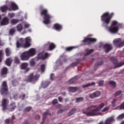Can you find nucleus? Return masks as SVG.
<instances>
[{
    "instance_id": "obj_1",
    "label": "nucleus",
    "mask_w": 124,
    "mask_h": 124,
    "mask_svg": "<svg viewBox=\"0 0 124 124\" xmlns=\"http://www.w3.org/2000/svg\"><path fill=\"white\" fill-rule=\"evenodd\" d=\"M113 16H114V13L110 14L108 12H107L103 14L101 16V20L104 27L110 24V22H111V19Z\"/></svg>"
},
{
    "instance_id": "obj_2",
    "label": "nucleus",
    "mask_w": 124,
    "mask_h": 124,
    "mask_svg": "<svg viewBox=\"0 0 124 124\" xmlns=\"http://www.w3.org/2000/svg\"><path fill=\"white\" fill-rule=\"evenodd\" d=\"M25 43L24 44V39L20 38L16 42V47L20 48V47H23V48H29L31 47V39L30 37H27L25 39Z\"/></svg>"
},
{
    "instance_id": "obj_3",
    "label": "nucleus",
    "mask_w": 124,
    "mask_h": 124,
    "mask_svg": "<svg viewBox=\"0 0 124 124\" xmlns=\"http://www.w3.org/2000/svg\"><path fill=\"white\" fill-rule=\"evenodd\" d=\"M105 106V104L104 103H102L100 104L98 107L96 108V109H93L92 111L88 112L86 115L87 116H102L103 113L100 112V110Z\"/></svg>"
},
{
    "instance_id": "obj_4",
    "label": "nucleus",
    "mask_w": 124,
    "mask_h": 124,
    "mask_svg": "<svg viewBox=\"0 0 124 124\" xmlns=\"http://www.w3.org/2000/svg\"><path fill=\"white\" fill-rule=\"evenodd\" d=\"M41 15L44 16L43 23L45 25H49L51 23V19L53 18V16L48 14V10L44 9L41 12Z\"/></svg>"
},
{
    "instance_id": "obj_5",
    "label": "nucleus",
    "mask_w": 124,
    "mask_h": 124,
    "mask_svg": "<svg viewBox=\"0 0 124 124\" xmlns=\"http://www.w3.org/2000/svg\"><path fill=\"white\" fill-rule=\"evenodd\" d=\"M12 8H8L7 6H3L1 7H0V11L1 12H5L6 11V10L8 9V10H9V11H12L13 10V11H15L16 10H18L19 9V7H18V5L15 3L14 2H11L10 3Z\"/></svg>"
},
{
    "instance_id": "obj_6",
    "label": "nucleus",
    "mask_w": 124,
    "mask_h": 124,
    "mask_svg": "<svg viewBox=\"0 0 124 124\" xmlns=\"http://www.w3.org/2000/svg\"><path fill=\"white\" fill-rule=\"evenodd\" d=\"M93 36L92 34L88 35L86 37L84 38V40L82 41L83 45H86L89 43H93L97 41V39L95 38H90Z\"/></svg>"
},
{
    "instance_id": "obj_7",
    "label": "nucleus",
    "mask_w": 124,
    "mask_h": 124,
    "mask_svg": "<svg viewBox=\"0 0 124 124\" xmlns=\"http://www.w3.org/2000/svg\"><path fill=\"white\" fill-rule=\"evenodd\" d=\"M39 78V75L35 74H31L28 78L29 82H34Z\"/></svg>"
},
{
    "instance_id": "obj_8",
    "label": "nucleus",
    "mask_w": 124,
    "mask_h": 124,
    "mask_svg": "<svg viewBox=\"0 0 124 124\" xmlns=\"http://www.w3.org/2000/svg\"><path fill=\"white\" fill-rule=\"evenodd\" d=\"M20 59L21 61H29L30 60V56L28 51H26L23 52L20 54Z\"/></svg>"
},
{
    "instance_id": "obj_9",
    "label": "nucleus",
    "mask_w": 124,
    "mask_h": 124,
    "mask_svg": "<svg viewBox=\"0 0 124 124\" xmlns=\"http://www.w3.org/2000/svg\"><path fill=\"white\" fill-rule=\"evenodd\" d=\"M120 28L121 27L116 26H110L109 28H107V30L111 33H117V32L119 31Z\"/></svg>"
},
{
    "instance_id": "obj_10",
    "label": "nucleus",
    "mask_w": 124,
    "mask_h": 124,
    "mask_svg": "<svg viewBox=\"0 0 124 124\" xmlns=\"http://www.w3.org/2000/svg\"><path fill=\"white\" fill-rule=\"evenodd\" d=\"M50 56V55L47 53L41 52L38 54L37 56V60H39L40 59H43V60H45L47 59L48 57Z\"/></svg>"
},
{
    "instance_id": "obj_11",
    "label": "nucleus",
    "mask_w": 124,
    "mask_h": 124,
    "mask_svg": "<svg viewBox=\"0 0 124 124\" xmlns=\"http://www.w3.org/2000/svg\"><path fill=\"white\" fill-rule=\"evenodd\" d=\"M27 51L30 58L34 57V56L36 55V50L35 49V48H30L29 50H28Z\"/></svg>"
},
{
    "instance_id": "obj_12",
    "label": "nucleus",
    "mask_w": 124,
    "mask_h": 124,
    "mask_svg": "<svg viewBox=\"0 0 124 124\" xmlns=\"http://www.w3.org/2000/svg\"><path fill=\"white\" fill-rule=\"evenodd\" d=\"M110 60L113 63L115 64V68L121 67L122 65H124V63H118V60L114 57H112Z\"/></svg>"
},
{
    "instance_id": "obj_13",
    "label": "nucleus",
    "mask_w": 124,
    "mask_h": 124,
    "mask_svg": "<svg viewBox=\"0 0 124 124\" xmlns=\"http://www.w3.org/2000/svg\"><path fill=\"white\" fill-rule=\"evenodd\" d=\"M92 53H93V49H85V53L84 54L83 60H88V56L91 55Z\"/></svg>"
},
{
    "instance_id": "obj_14",
    "label": "nucleus",
    "mask_w": 124,
    "mask_h": 124,
    "mask_svg": "<svg viewBox=\"0 0 124 124\" xmlns=\"http://www.w3.org/2000/svg\"><path fill=\"white\" fill-rule=\"evenodd\" d=\"M53 29L57 31H61L62 30V25L59 23H56L53 26Z\"/></svg>"
},
{
    "instance_id": "obj_15",
    "label": "nucleus",
    "mask_w": 124,
    "mask_h": 124,
    "mask_svg": "<svg viewBox=\"0 0 124 124\" xmlns=\"http://www.w3.org/2000/svg\"><path fill=\"white\" fill-rule=\"evenodd\" d=\"M7 104H8V100L4 99L2 101V106L3 107V111H5L7 109Z\"/></svg>"
},
{
    "instance_id": "obj_16",
    "label": "nucleus",
    "mask_w": 124,
    "mask_h": 124,
    "mask_svg": "<svg viewBox=\"0 0 124 124\" xmlns=\"http://www.w3.org/2000/svg\"><path fill=\"white\" fill-rule=\"evenodd\" d=\"M9 23V19L7 17H5L3 18V19L0 22L1 26H5L6 25H8Z\"/></svg>"
},
{
    "instance_id": "obj_17",
    "label": "nucleus",
    "mask_w": 124,
    "mask_h": 124,
    "mask_svg": "<svg viewBox=\"0 0 124 124\" xmlns=\"http://www.w3.org/2000/svg\"><path fill=\"white\" fill-rule=\"evenodd\" d=\"M111 27H118L119 28H122V24L119 23L116 20H113L111 22Z\"/></svg>"
},
{
    "instance_id": "obj_18",
    "label": "nucleus",
    "mask_w": 124,
    "mask_h": 124,
    "mask_svg": "<svg viewBox=\"0 0 124 124\" xmlns=\"http://www.w3.org/2000/svg\"><path fill=\"white\" fill-rule=\"evenodd\" d=\"M24 20V18L23 17L21 18L20 19H12L11 20V24L12 25H16V24H17V23H19L20 21H23Z\"/></svg>"
},
{
    "instance_id": "obj_19",
    "label": "nucleus",
    "mask_w": 124,
    "mask_h": 124,
    "mask_svg": "<svg viewBox=\"0 0 124 124\" xmlns=\"http://www.w3.org/2000/svg\"><path fill=\"white\" fill-rule=\"evenodd\" d=\"M104 47L107 53L112 50V46L110 44H107L105 45Z\"/></svg>"
},
{
    "instance_id": "obj_20",
    "label": "nucleus",
    "mask_w": 124,
    "mask_h": 124,
    "mask_svg": "<svg viewBox=\"0 0 124 124\" xmlns=\"http://www.w3.org/2000/svg\"><path fill=\"white\" fill-rule=\"evenodd\" d=\"M4 91V92H6L7 91V85L6 84V82L4 81L2 83V89L1 90V91Z\"/></svg>"
},
{
    "instance_id": "obj_21",
    "label": "nucleus",
    "mask_w": 124,
    "mask_h": 124,
    "mask_svg": "<svg viewBox=\"0 0 124 124\" xmlns=\"http://www.w3.org/2000/svg\"><path fill=\"white\" fill-rule=\"evenodd\" d=\"M48 44H49V49L50 51H52V50H54L55 48H56V45L53 43H50L49 42H48Z\"/></svg>"
},
{
    "instance_id": "obj_22",
    "label": "nucleus",
    "mask_w": 124,
    "mask_h": 124,
    "mask_svg": "<svg viewBox=\"0 0 124 124\" xmlns=\"http://www.w3.org/2000/svg\"><path fill=\"white\" fill-rule=\"evenodd\" d=\"M29 66V63L27 62L22 63L20 65L21 69H27V68Z\"/></svg>"
},
{
    "instance_id": "obj_23",
    "label": "nucleus",
    "mask_w": 124,
    "mask_h": 124,
    "mask_svg": "<svg viewBox=\"0 0 124 124\" xmlns=\"http://www.w3.org/2000/svg\"><path fill=\"white\" fill-rule=\"evenodd\" d=\"M16 29L17 31L21 32V31H23V29H24V28H23V25L22 24H19L16 26Z\"/></svg>"
},
{
    "instance_id": "obj_24",
    "label": "nucleus",
    "mask_w": 124,
    "mask_h": 124,
    "mask_svg": "<svg viewBox=\"0 0 124 124\" xmlns=\"http://www.w3.org/2000/svg\"><path fill=\"white\" fill-rule=\"evenodd\" d=\"M95 85V82H92L91 83H88L87 84L83 85L82 86L83 88H89V87H93Z\"/></svg>"
},
{
    "instance_id": "obj_25",
    "label": "nucleus",
    "mask_w": 124,
    "mask_h": 124,
    "mask_svg": "<svg viewBox=\"0 0 124 124\" xmlns=\"http://www.w3.org/2000/svg\"><path fill=\"white\" fill-rule=\"evenodd\" d=\"M49 84H50L49 81H44L42 82V87L44 88V89H45V88H47V87L49 86Z\"/></svg>"
},
{
    "instance_id": "obj_26",
    "label": "nucleus",
    "mask_w": 124,
    "mask_h": 124,
    "mask_svg": "<svg viewBox=\"0 0 124 124\" xmlns=\"http://www.w3.org/2000/svg\"><path fill=\"white\" fill-rule=\"evenodd\" d=\"M120 42H122V40L120 38L115 39L113 40V44H114V45H119V44H120Z\"/></svg>"
},
{
    "instance_id": "obj_27",
    "label": "nucleus",
    "mask_w": 124,
    "mask_h": 124,
    "mask_svg": "<svg viewBox=\"0 0 124 124\" xmlns=\"http://www.w3.org/2000/svg\"><path fill=\"white\" fill-rule=\"evenodd\" d=\"M117 109L118 110H122L123 109H124V102L121 104V105H120V106H118L114 108V110H117Z\"/></svg>"
},
{
    "instance_id": "obj_28",
    "label": "nucleus",
    "mask_w": 124,
    "mask_h": 124,
    "mask_svg": "<svg viewBox=\"0 0 124 124\" xmlns=\"http://www.w3.org/2000/svg\"><path fill=\"white\" fill-rule=\"evenodd\" d=\"M11 62H12V59H11V58L7 59L5 61L6 64L8 66L11 64Z\"/></svg>"
},
{
    "instance_id": "obj_29",
    "label": "nucleus",
    "mask_w": 124,
    "mask_h": 124,
    "mask_svg": "<svg viewBox=\"0 0 124 124\" xmlns=\"http://www.w3.org/2000/svg\"><path fill=\"white\" fill-rule=\"evenodd\" d=\"M7 68L4 67L1 70V75H5V74H7Z\"/></svg>"
},
{
    "instance_id": "obj_30",
    "label": "nucleus",
    "mask_w": 124,
    "mask_h": 124,
    "mask_svg": "<svg viewBox=\"0 0 124 124\" xmlns=\"http://www.w3.org/2000/svg\"><path fill=\"white\" fill-rule=\"evenodd\" d=\"M78 90V88L77 87H70L69 88V92H71V93H75L76 91Z\"/></svg>"
},
{
    "instance_id": "obj_31",
    "label": "nucleus",
    "mask_w": 124,
    "mask_h": 124,
    "mask_svg": "<svg viewBox=\"0 0 124 124\" xmlns=\"http://www.w3.org/2000/svg\"><path fill=\"white\" fill-rule=\"evenodd\" d=\"M15 109V104H13L9 106V111H13Z\"/></svg>"
},
{
    "instance_id": "obj_32",
    "label": "nucleus",
    "mask_w": 124,
    "mask_h": 124,
    "mask_svg": "<svg viewBox=\"0 0 124 124\" xmlns=\"http://www.w3.org/2000/svg\"><path fill=\"white\" fill-rule=\"evenodd\" d=\"M108 83L112 88H116V82L113 81H109Z\"/></svg>"
},
{
    "instance_id": "obj_33",
    "label": "nucleus",
    "mask_w": 124,
    "mask_h": 124,
    "mask_svg": "<svg viewBox=\"0 0 124 124\" xmlns=\"http://www.w3.org/2000/svg\"><path fill=\"white\" fill-rule=\"evenodd\" d=\"M117 99H113L111 102L112 107H115L116 106V102H117Z\"/></svg>"
},
{
    "instance_id": "obj_34",
    "label": "nucleus",
    "mask_w": 124,
    "mask_h": 124,
    "mask_svg": "<svg viewBox=\"0 0 124 124\" xmlns=\"http://www.w3.org/2000/svg\"><path fill=\"white\" fill-rule=\"evenodd\" d=\"M6 55V56H10V54H11V50L9 48H6L5 50Z\"/></svg>"
},
{
    "instance_id": "obj_35",
    "label": "nucleus",
    "mask_w": 124,
    "mask_h": 124,
    "mask_svg": "<svg viewBox=\"0 0 124 124\" xmlns=\"http://www.w3.org/2000/svg\"><path fill=\"white\" fill-rule=\"evenodd\" d=\"M30 26L31 24H29V23L26 22L24 23V27L25 29H29V28H30Z\"/></svg>"
},
{
    "instance_id": "obj_36",
    "label": "nucleus",
    "mask_w": 124,
    "mask_h": 124,
    "mask_svg": "<svg viewBox=\"0 0 124 124\" xmlns=\"http://www.w3.org/2000/svg\"><path fill=\"white\" fill-rule=\"evenodd\" d=\"M94 93L95 97H98V96H100V94H101V93H100V92L99 91H96L94 92Z\"/></svg>"
},
{
    "instance_id": "obj_37",
    "label": "nucleus",
    "mask_w": 124,
    "mask_h": 124,
    "mask_svg": "<svg viewBox=\"0 0 124 124\" xmlns=\"http://www.w3.org/2000/svg\"><path fill=\"white\" fill-rule=\"evenodd\" d=\"M50 115L51 114L49 112H45L43 115V120H44L45 118H46V116H50Z\"/></svg>"
},
{
    "instance_id": "obj_38",
    "label": "nucleus",
    "mask_w": 124,
    "mask_h": 124,
    "mask_svg": "<svg viewBox=\"0 0 124 124\" xmlns=\"http://www.w3.org/2000/svg\"><path fill=\"white\" fill-rule=\"evenodd\" d=\"M109 109H110V108L109 107H106V108H104L103 109H102L101 112L102 113H104V112L108 111Z\"/></svg>"
},
{
    "instance_id": "obj_39",
    "label": "nucleus",
    "mask_w": 124,
    "mask_h": 124,
    "mask_svg": "<svg viewBox=\"0 0 124 124\" xmlns=\"http://www.w3.org/2000/svg\"><path fill=\"white\" fill-rule=\"evenodd\" d=\"M124 118V113H122L117 117V120H122Z\"/></svg>"
},
{
    "instance_id": "obj_40",
    "label": "nucleus",
    "mask_w": 124,
    "mask_h": 124,
    "mask_svg": "<svg viewBox=\"0 0 124 124\" xmlns=\"http://www.w3.org/2000/svg\"><path fill=\"white\" fill-rule=\"evenodd\" d=\"M121 93H122V91H116L114 93V96H118V95H120V94H121Z\"/></svg>"
},
{
    "instance_id": "obj_41",
    "label": "nucleus",
    "mask_w": 124,
    "mask_h": 124,
    "mask_svg": "<svg viewBox=\"0 0 124 124\" xmlns=\"http://www.w3.org/2000/svg\"><path fill=\"white\" fill-rule=\"evenodd\" d=\"M40 70L41 72H44L45 71V65L42 64L41 65Z\"/></svg>"
},
{
    "instance_id": "obj_42",
    "label": "nucleus",
    "mask_w": 124,
    "mask_h": 124,
    "mask_svg": "<svg viewBox=\"0 0 124 124\" xmlns=\"http://www.w3.org/2000/svg\"><path fill=\"white\" fill-rule=\"evenodd\" d=\"M8 16L9 18H13L15 17V13H9Z\"/></svg>"
},
{
    "instance_id": "obj_43",
    "label": "nucleus",
    "mask_w": 124,
    "mask_h": 124,
    "mask_svg": "<svg viewBox=\"0 0 124 124\" xmlns=\"http://www.w3.org/2000/svg\"><path fill=\"white\" fill-rule=\"evenodd\" d=\"M76 48V47L74 46H70L69 47H67L66 48V51H71L72 50H73V49H75Z\"/></svg>"
},
{
    "instance_id": "obj_44",
    "label": "nucleus",
    "mask_w": 124,
    "mask_h": 124,
    "mask_svg": "<svg viewBox=\"0 0 124 124\" xmlns=\"http://www.w3.org/2000/svg\"><path fill=\"white\" fill-rule=\"evenodd\" d=\"M83 98L82 97H80V98H77L76 99V102H81V101H83Z\"/></svg>"
},
{
    "instance_id": "obj_45",
    "label": "nucleus",
    "mask_w": 124,
    "mask_h": 124,
    "mask_svg": "<svg viewBox=\"0 0 124 124\" xmlns=\"http://www.w3.org/2000/svg\"><path fill=\"white\" fill-rule=\"evenodd\" d=\"M3 56V53H2V50L0 51V62L2 60V57Z\"/></svg>"
},
{
    "instance_id": "obj_46",
    "label": "nucleus",
    "mask_w": 124,
    "mask_h": 124,
    "mask_svg": "<svg viewBox=\"0 0 124 124\" xmlns=\"http://www.w3.org/2000/svg\"><path fill=\"white\" fill-rule=\"evenodd\" d=\"M89 97H90V98H95L96 97H95V95L94 94V93L90 94V95H89Z\"/></svg>"
},
{
    "instance_id": "obj_47",
    "label": "nucleus",
    "mask_w": 124,
    "mask_h": 124,
    "mask_svg": "<svg viewBox=\"0 0 124 124\" xmlns=\"http://www.w3.org/2000/svg\"><path fill=\"white\" fill-rule=\"evenodd\" d=\"M34 64H35V62H34V60H31L30 61V65H31V66H33V65H34Z\"/></svg>"
},
{
    "instance_id": "obj_48",
    "label": "nucleus",
    "mask_w": 124,
    "mask_h": 124,
    "mask_svg": "<svg viewBox=\"0 0 124 124\" xmlns=\"http://www.w3.org/2000/svg\"><path fill=\"white\" fill-rule=\"evenodd\" d=\"M15 62L16 63H20V60H19V58H18L17 57H15Z\"/></svg>"
},
{
    "instance_id": "obj_49",
    "label": "nucleus",
    "mask_w": 124,
    "mask_h": 124,
    "mask_svg": "<svg viewBox=\"0 0 124 124\" xmlns=\"http://www.w3.org/2000/svg\"><path fill=\"white\" fill-rule=\"evenodd\" d=\"M16 31V30H15V29H12L10 31V34H13L14 32Z\"/></svg>"
},
{
    "instance_id": "obj_50",
    "label": "nucleus",
    "mask_w": 124,
    "mask_h": 124,
    "mask_svg": "<svg viewBox=\"0 0 124 124\" xmlns=\"http://www.w3.org/2000/svg\"><path fill=\"white\" fill-rule=\"evenodd\" d=\"M104 83V81H103V80L100 81L98 83V86H99L100 87L103 86Z\"/></svg>"
},
{
    "instance_id": "obj_51",
    "label": "nucleus",
    "mask_w": 124,
    "mask_h": 124,
    "mask_svg": "<svg viewBox=\"0 0 124 124\" xmlns=\"http://www.w3.org/2000/svg\"><path fill=\"white\" fill-rule=\"evenodd\" d=\"M75 112H76V109L74 108V109H72V110L70 112V115H73V114H74V113Z\"/></svg>"
},
{
    "instance_id": "obj_52",
    "label": "nucleus",
    "mask_w": 124,
    "mask_h": 124,
    "mask_svg": "<svg viewBox=\"0 0 124 124\" xmlns=\"http://www.w3.org/2000/svg\"><path fill=\"white\" fill-rule=\"evenodd\" d=\"M31 107H28L26 108L25 111H26L27 112H29V111H31Z\"/></svg>"
},
{
    "instance_id": "obj_53",
    "label": "nucleus",
    "mask_w": 124,
    "mask_h": 124,
    "mask_svg": "<svg viewBox=\"0 0 124 124\" xmlns=\"http://www.w3.org/2000/svg\"><path fill=\"white\" fill-rule=\"evenodd\" d=\"M52 104H56V103H58V100L55 99L52 101Z\"/></svg>"
},
{
    "instance_id": "obj_54",
    "label": "nucleus",
    "mask_w": 124,
    "mask_h": 124,
    "mask_svg": "<svg viewBox=\"0 0 124 124\" xmlns=\"http://www.w3.org/2000/svg\"><path fill=\"white\" fill-rule=\"evenodd\" d=\"M56 63L57 64H61L62 63V62L61 61V60H58L57 61H56Z\"/></svg>"
},
{
    "instance_id": "obj_55",
    "label": "nucleus",
    "mask_w": 124,
    "mask_h": 124,
    "mask_svg": "<svg viewBox=\"0 0 124 124\" xmlns=\"http://www.w3.org/2000/svg\"><path fill=\"white\" fill-rule=\"evenodd\" d=\"M54 78V74H52L50 75V80H53V78Z\"/></svg>"
},
{
    "instance_id": "obj_56",
    "label": "nucleus",
    "mask_w": 124,
    "mask_h": 124,
    "mask_svg": "<svg viewBox=\"0 0 124 124\" xmlns=\"http://www.w3.org/2000/svg\"><path fill=\"white\" fill-rule=\"evenodd\" d=\"M9 122H10L9 119H7V120H5V124H9Z\"/></svg>"
},
{
    "instance_id": "obj_57",
    "label": "nucleus",
    "mask_w": 124,
    "mask_h": 124,
    "mask_svg": "<svg viewBox=\"0 0 124 124\" xmlns=\"http://www.w3.org/2000/svg\"><path fill=\"white\" fill-rule=\"evenodd\" d=\"M75 81V78H72V79H71V80H70V82H70V84H71V83H73V81Z\"/></svg>"
},
{
    "instance_id": "obj_58",
    "label": "nucleus",
    "mask_w": 124,
    "mask_h": 124,
    "mask_svg": "<svg viewBox=\"0 0 124 124\" xmlns=\"http://www.w3.org/2000/svg\"><path fill=\"white\" fill-rule=\"evenodd\" d=\"M58 99L60 102H62V98L61 97H59Z\"/></svg>"
},
{
    "instance_id": "obj_59",
    "label": "nucleus",
    "mask_w": 124,
    "mask_h": 124,
    "mask_svg": "<svg viewBox=\"0 0 124 124\" xmlns=\"http://www.w3.org/2000/svg\"><path fill=\"white\" fill-rule=\"evenodd\" d=\"M4 45V44H3V43H2V42H1V41H0V46H3Z\"/></svg>"
},
{
    "instance_id": "obj_60",
    "label": "nucleus",
    "mask_w": 124,
    "mask_h": 124,
    "mask_svg": "<svg viewBox=\"0 0 124 124\" xmlns=\"http://www.w3.org/2000/svg\"><path fill=\"white\" fill-rule=\"evenodd\" d=\"M17 16H23L22 14H21V13H19L18 14H17Z\"/></svg>"
},
{
    "instance_id": "obj_61",
    "label": "nucleus",
    "mask_w": 124,
    "mask_h": 124,
    "mask_svg": "<svg viewBox=\"0 0 124 124\" xmlns=\"http://www.w3.org/2000/svg\"><path fill=\"white\" fill-rule=\"evenodd\" d=\"M28 31H29V32H31V31H32L31 29H29V30H28Z\"/></svg>"
},
{
    "instance_id": "obj_62",
    "label": "nucleus",
    "mask_w": 124,
    "mask_h": 124,
    "mask_svg": "<svg viewBox=\"0 0 124 124\" xmlns=\"http://www.w3.org/2000/svg\"><path fill=\"white\" fill-rule=\"evenodd\" d=\"M24 33H27V31H24L22 32V34H24Z\"/></svg>"
},
{
    "instance_id": "obj_63",
    "label": "nucleus",
    "mask_w": 124,
    "mask_h": 124,
    "mask_svg": "<svg viewBox=\"0 0 124 124\" xmlns=\"http://www.w3.org/2000/svg\"><path fill=\"white\" fill-rule=\"evenodd\" d=\"M25 19H27V14L25 15Z\"/></svg>"
},
{
    "instance_id": "obj_64",
    "label": "nucleus",
    "mask_w": 124,
    "mask_h": 124,
    "mask_svg": "<svg viewBox=\"0 0 124 124\" xmlns=\"http://www.w3.org/2000/svg\"><path fill=\"white\" fill-rule=\"evenodd\" d=\"M121 124H124V121H123V122L121 123Z\"/></svg>"
}]
</instances>
